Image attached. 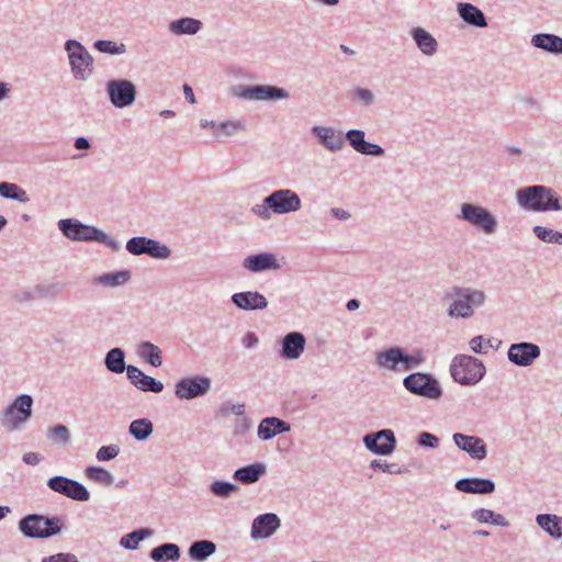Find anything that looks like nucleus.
<instances>
[{
  "instance_id": "1",
  "label": "nucleus",
  "mask_w": 562,
  "mask_h": 562,
  "mask_svg": "<svg viewBox=\"0 0 562 562\" xmlns=\"http://www.w3.org/2000/svg\"><path fill=\"white\" fill-rule=\"evenodd\" d=\"M518 203L535 212L562 210L561 199L555 192L543 186H532L517 192Z\"/></svg>"
},
{
  "instance_id": "2",
  "label": "nucleus",
  "mask_w": 562,
  "mask_h": 562,
  "mask_svg": "<svg viewBox=\"0 0 562 562\" xmlns=\"http://www.w3.org/2000/svg\"><path fill=\"white\" fill-rule=\"evenodd\" d=\"M302 206L300 196L289 190H278L268 195L265 199V205L257 206L255 210L260 216L268 217L269 210L277 214H285L290 212H295L300 210Z\"/></svg>"
},
{
  "instance_id": "3",
  "label": "nucleus",
  "mask_w": 562,
  "mask_h": 562,
  "mask_svg": "<svg viewBox=\"0 0 562 562\" xmlns=\"http://www.w3.org/2000/svg\"><path fill=\"white\" fill-rule=\"evenodd\" d=\"M450 371L454 381L461 384H475L484 376L485 367L479 359L462 355L453 359Z\"/></svg>"
},
{
  "instance_id": "4",
  "label": "nucleus",
  "mask_w": 562,
  "mask_h": 562,
  "mask_svg": "<svg viewBox=\"0 0 562 562\" xmlns=\"http://www.w3.org/2000/svg\"><path fill=\"white\" fill-rule=\"evenodd\" d=\"M20 530L30 538H47L60 531V519L46 518L41 515H29L20 520Z\"/></svg>"
},
{
  "instance_id": "5",
  "label": "nucleus",
  "mask_w": 562,
  "mask_h": 562,
  "mask_svg": "<svg viewBox=\"0 0 562 562\" xmlns=\"http://www.w3.org/2000/svg\"><path fill=\"white\" fill-rule=\"evenodd\" d=\"M33 400L30 395H20L14 402L7 407L1 423L3 427L10 430H14L19 428L23 423H25L32 412Z\"/></svg>"
},
{
  "instance_id": "6",
  "label": "nucleus",
  "mask_w": 562,
  "mask_h": 562,
  "mask_svg": "<svg viewBox=\"0 0 562 562\" xmlns=\"http://www.w3.org/2000/svg\"><path fill=\"white\" fill-rule=\"evenodd\" d=\"M66 49L69 55L74 76L77 79L85 80L91 74L92 57L83 46L76 41H68L66 43Z\"/></svg>"
},
{
  "instance_id": "7",
  "label": "nucleus",
  "mask_w": 562,
  "mask_h": 562,
  "mask_svg": "<svg viewBox=\"0 0 562 562\" xmlns=\"http://www.w3.org/2000/svg\"><path fill=\"white\" fill-rule=\"evenodd\" d=\"M59 228L61 232L71 239L75 240H99L104 241L106 236L98 231L97 228L88 225H83L78 221L74 220H60Z\"/></svg>"
},
{
  "instance_id": "8",
  "label": "nucleus",
  "mask_w": 562,
  "mask_h": 562,
  "mask_svg": "<svg viewBox=\"0 0 562 562\" xmlns=\"http://www.w3.org/2000/svg\"><path fill=\"white\" fill-rule=\"evenodd\" d=\"M47 484L54 492L75 501H88L90 497L89 492L82 484L65 476H54L48 480Z\"/></svg>"
},
{
  "instance_id": "9",
  "label": "nucleus",
  "mask_w": 562,
  "mask_h": 562,
  "mask_svg": "<svg viewBox=\"0 0 562 562\" xmlns=\"http://www.w3.org/2000/svg\"><path fill=\"white\" fill-rule=\"evenodd\" d=\"M106 91L112 104L116 108H124L134 102L135 86L127 80H113L108 83Z\"/></svg>"
},
{
  "instance_id": "10",
  "label": "nucleus",
  "mask_w": 562,
  "mask_h": 562,
  "mask_svg": "<svg viewBox=\"0 0 562 562\" xmlns=\"http://www.w3.org/2000/svg\"><path fill=\"white\" fill-rule=\"evenodd\" d=\"M405 387L416 394L426 395L428 397H438L440 390L437 383L424 373H413L404 379Z\"/></svg>"
},
{
  "instance_id": "11",
  "label": "nucleus",
  "mask_w": 562,
  "mask_h": 562,
  "mask_svg": "<svg viewBox=\"0 0 562 562\" xmlns=\"http://www.w3.org/2000/svg\"><path fill=\"white\" fill-rule=\"evenodd\" d=\"M207 378H187L179 381L176 385V395L181 400L194 398L205 394L210 389Z\"/></svg>"
},
{
  "instance_id": "12",
  "label": "nucleus",
  "mask_w": 562,
  "mask_h": 562,
  "mask_svg": "<svg viewBox=\"0 0 562 562\" xmlns=\"http://www.w3.org/2000/svg\"><path fill=\"white\" fill-rule=\"evenodd\" d=\"M363 441L366 447L376 454H390L395 448V437L390 429L381 430L375 435H367Z\"/></svg>"
},
{
  "instance_id": "13",
  "label": "nucleus",
  "mask_w": 562,
  "mask_h": 562,
  "mask_svg": "<svg viewBox=\"0 0 562 562\" xmlns=\"http://www.w3.org/2000/svg\"><path fill=\"white\" fill-rule=\"evenodd\" d=\"M462 215L464 220L482 228L485 233H492L495 229V220L487 211L480 206L463 204Z\"/></svg>"
},
{
  "instance_id": "14",
  "label": "nucleus",
  "mask_w": 562,
  "mask_h": 562,
  "mask_svg": "<svg viewBox=\"0 0 562 562\" xmlns=\"http://www.w3.org/2000/svg\"><path fill=\"white\" fill-rule=\"evenodd\" d=\"M540 355V349L531 342L514 344L508 350V358L517 366H530Z\"/></svg>"
},
{
  "instance_id": "15",
  "label": "nucleus",
  "mask_w": 562,
  "mask_h": 562,
  "mask_svg": "<svg viewBox=\"0 0 562 562\" xmlns=\"http://www.w3.org/2000/svg\"><path fill=\"white\" fill-rule=\"evenodd\" d=\"M238 95L249 100H271L286 98L288 93L283 89L272 86H254L241 88Z\"/></svg>"
},
{
  "instance_id": "16",
  "label": "nucleus",
  "mask_w": 562,
  "mask_h": 562,
  "mask_svg": "<svg viewBox=\"0 0 562 562\" xmlns=\"http://www.w3.org/2000/svg\"><path fill=\"white\" fill-rule=\"evenodd\" d=\"M280 527V519L276 514H263L254 519L251 537L255 539L268 538Z\"/></svg>"
},
{
  "instance_id": "17",
  "label": "nucleus",
  "mask_w": 562,
  "mask_h": 562,
  "mask_svg": "<svg viewBox=\"0 0 562 562\" xmlns=\"http://www.w3.org/2000/svg\"><path fill=\"white\" fill-rule=\"evenodd\" d=\"M453 440L460 449L470 453L472 458L479 460L485 458L486 449L483 443V440H481L480 438L467 436L463 434H454Z\"/></svg>"
},
{
  "instance_id": "18",
  "label": "nucleus",
  "mask_w": 562,
  "mask_h": 562,
  "mask_svg": "<svg viewBox=\"0 0 562 562\" xmlns=\"http://www.w3.org/2000/svg\"><path fill=\"white\" fill-rule=\"evenodd\" d=\"M244 267L252 272H258L267 269H278V263L274 255L269 252H262L258 255L248 256L244 260Z\"/></svg>"
},
{
  "instance_id": "19",
  "label": "nucleus",
  "mask_w": 562,
  "mask_h": 562,
  "mask_svg": "<svg viewBox=\"0 0 562 562\" xmlns=\"http://www.w3.org/2000/svg\"><path fill=\"white\" fill-rule=\"evenodd\" d=\"M233 302L243 310H262L267 307L266 297L258 292H240L232 297Z\"/></svg>"
},
{
  "instance_id": "20",
  "label": "nucleus",
  "mask_w": 562,
  "mask_h": 562,
  "mask_svg": "<svg viewBox=\"0 0 562 562\" xmlns=\"http://www.w3.org/2000/svg\"><path fill=\"white\" fill-rule=\"evenodd\" d=\"M305 347V338L301 333H290L283 339L282 355L286 359H297Z\"/></svg>"
},
{
  "instance_id": "21",
  "label": "nucleus",
  "mask_w": 562,
  "mask_h": 562,
  "mask_svg": "<svg viewBox=\"0 0 562 562\" xmlns=\"http://www.w3.org/2000/svg\"><path fill=\"white\" fill-rule=\"evenodd\" d=\"M456 487L464 493L488 494L494 491L495 485L490 480L462 479L457 482Z\"/></svg>"
},
{
  "instance_id": "22",
  "label": "nucleus",
  "mask_w": 562,
  "mask_h": 562,
  "mask_svg": "<svg viewBox=\"0 0 562 562\" xmlns=\"http://www.w3.org/2000/svg\"><path fill=\"white\" fill-rule=\"evenodd\" d=\"M289 430L290 426L286 425L285 422L277 417H268L260 423L258 427V436L263 440H268L278 434Z\"/></svg>"
},
{
  "instance_id": "23",
  "label": "nucleus",
  "mask_w": 562,
  "mask_h": 562,
  "mask_svg": "<svg viewBox=\"0 0 562 562\" xmlns=\"http://www.w3.org/2000/svg\"><path fill=\"white\" fill-rule=\"evenodd\" d=\"M537 522L551 537L562 541V517L557 515H538Z\"/></svg>"
},
{
  "instance_id": "24",
  "label": "nucleus",
  "mask_w": 562,
  "mask_h": 562,
  "mask_svg": "<svg viewBox=\"0 0 562 562\" xmlns=\"http://www.w3.org/2000/svg\"><path fill=\"white\" fill-rule=\"evenodd\" d=\"M458 11L460 16L469 24L480 27L486 26V21L483 12L473 4L460 3L458 5Z\"/></svg>"
},
{
  "instance_id": "25",
  "label": "nucleus",
  "mask_w": 562,
  "mask_h": 562,
  "mask_svg": "<svg viewBox=\"0 0 562 562\" xmlns=\"http://www.w3.org/2000/svg\"><path fill=\"white\" fill-rule=\"evenodd\" d=\"M536 47L552 53H562V38L553 34H537L532 37Z\"/></svg>"
},
{
  "instance_id": "26",
  "label": "nucleus",
  "mask_w": 562,
  "mask_h": 562,
  "mask_svg": "<svg viewBox=\"0 0 562 562\" xmlns=\"http://www.w3.org/2000/svg\"><path fill=\"white\" fill-rule=\"evenodd\" d=\"M180 557V550L179 547L175 543H165L161 544L150 552V558L156 562H162V561H176Z\"/></svg>"
},
{
  "instance_id": "27",
  "label": "nucleus",
  "mask_w": 562,
  "mask_h": 562,
  "mask_svg": "<svg viewBox=\"0 0 562 562\" xmlns=\"http://www.w3.org/2000/svg\"><path fill=\"white\" fill-rule=\"evenodd\" d=\"M403 352L400 348H390L381 351L376 356V362L385 369H395L397 363H402Z\"/></svg>"
},
{
  "instance_id": "28",
  "label": "nucleus",
  "mask_w": 562,
  "mask_h": 562,
  "mask_svg": "<svg viewBox=\"0 0 562 562\" xmlns=\"http://www.w3.org/2000/svg\"><path fill=\"white\" fill-rule=\"evenodd\" d=\"M216 550V546L214 542L209 540H200L194 543L189 549V554L192 559L198 561H203L210 555H212Z\"/></svg>"
},
{
  "instance_id": "29",
  "label": "nucleus",
  "mask_w": 562,
  "mask_h": 562,
  "mask_svg": "<svg viewBox=\"0 0 562 562\" xmlns=\"http://www.w3.org/2000/svg\"><path fill=\"white\" fill-rule=\"evenodd\" d=\"M202 23L192 18H183L170 23V31L175 34H195Z\"/></svg>"
},
{
  "instance_id": "30",
  "label": "nucleus",
  "mask_w": 562,
  "mask_h": 562,
  "mask_svg": "<svg viewBox=\"0 0 562 562\" xmlns=\"http://www.w3.org/2000/svg\"><path fill=\"white\" fill-rule=\"evenodd\" d=\"M414 38L423 53L427 55L435 53L437 48V42L428 32L424 31L423 29H416L414 31Z\"/></svg>"
},
{
  "instance_id": "31",
  "label": "nucleus",
  "mask_w": 562,
  "mask_h": 562,
  "mask_svg": "<svg viewBox=\"0 0 562 562\" xmlns=\"http://www.w3.org/2000/svg\"><path fill=\"white\" fill-rule=\"evenodd\" d=\"M85 474L89 480L104 486H110L114 482L113 475L100 467H89L85 470Z\"/></svg>"
},
{
  "instance_id": "32",
  "label": "nucleus",
  "mask_w": 562,
  "mask_h": 562,
  "mask_svg": "<svg viewBox=\"0 0 562 562\" xmlns=\"http://www.w3.org/2000/svg\"><path fill=\"white\" fill-rule=\"evenodd\" d=\"M138 353L154 367H160L162 363L160 349L151 342L142 344Z\"/></svg>"
},
{
  "instance_id": "33",
  "label": "nucleus",
  "mask_w": 562,
  "mask_h": 562,
  "mask_svg": "<svg viewBox=\"0 0 562 562\" xmlns=\"http://www.w3.org/2000/svg\"><path fill=\"white\" fill-rule=\"evenodd\" d=\"M106 368L114 373H122L125 370L124 353L120 348L111 349L105 358Z\"/></svg>"
},
{
  "instance_id": "34",
  "label": "nucleus",
  "mask_w": 562,
  "mask_h": 562,
  "mask_svg": "<svg viewBox=\"0 0 562 562\" xmlns=\"http://www.w3.org/2000/svg\"><path fill=\"white\" fill-rule=\"evenodd\" d=\"M263 473L261 465H249L240 468L235 472V479L243 483H254Z\"/></svg>"
},
{
  "instance_id": "35",
  "label": "nucleus",
  "mask_w": 562,
  "mask_h": 562,
  "mask_svg": "<svg viewBox=\"0 0 562 562\" xmlns=\"http://www.w3.org/2000/svg\"><path fill=\"white\" fill-rule=\"evenodd\" d=\"M0 195L8 199H13L20 202L29 201L26 192L14 183L1 182Z\"/></svg>"
},
{
  "instance_id": "36",
  "label": "nucleus",
  "mask_w": 562,
  "mask_h": 562,
  "mask_svg": "<svg viewBox=\"0 0 562 562\" xmlns=\"http://www.w3.org/2000/svg\"><path fill=\"white\" fill-rule=\"evenodd\" d=\"M130 432L137 439L144 440L153 432V424L148 419H136L130 425Z\"/></svg>"
},
{
  "instance_id": "37",
  "label": "nucleus",
  "mask_w": 562,
  "mask_h": 562,
  "mask_svg": "<svg viewBox=\"0 0 562 562\" xmlns=\"http://www.w3.org/2000/svg\"><path fill=\"white\" fill-rule=\"evenodd\" d=\"M315 131L318 132L324 145L329 149L336 150L342 146V137L334 131L327 128H315Z\"/></svg>"
},
{
  "instance_id": "38",
  "label": "nucleus",
  "mask_w": 562,
  "mask_h": 562,
  "mask_svg": "<svg viewBox=\"0 0 562 562\" xmlns=\"http://www.w3.org/2000/svg\"><path fill=\"white\" fill-rule=\"evenodd\" d=\"M149 529H139L122 537L120 543L126 549H136L138 543L146 537L150 536Z\"/></svg>"
},
{
  "instance_id": "39",
  "label": "nucleus",
  "mask_w": 562,
  "mask_h": 562,
  "mask_svg": "<svg viewBox=\"0 0 562 562\" xmlns=\"http://www.w3.org/2000/svg\"><path fill=\"white\" fill-rule=\"evenodd\" d=\"M458 297L459 299L451 304L449 315L457 317H468L472 315V307L470 302L464 297Z\"/></svg>"
},
{
  "instance_id": "40",
  "label": "nucleus",
  "mask_w": 562,
  "mask_h": 562,
  "mask_svg": "<svg viewBox=\"0 0 562 562\" xmlns=\"http://www.w3.org/2000/svg\"><path fill=\"white\" fill-rule=\"evenodd\" d=\"M454 296H461V297H464L467 299L470 304H474V305H481L484 301V293L483 292H480V291H473L471 293H469L468 290H462V289H453V293H448L447 294V297L448 299H452Z\"/></svg>"
},
{
  "instance_id": "41",
  "label": "nucleus",
  "mask_w": 562,
  "mask_h": 562,
  "mask_svg": "<svg viewBox=\"0 0 562 562\" xmlns=\"http://www.w3.org/2000/svg\"><path fill=\"white\" fill-rule=\"evenodd\" d=\"M533 233L539 239L546 243L562 244V233L546 228L543 226H536L533 228Z\"/></svg>"
},
{
  "instance_id": "42",
  "label": "nucleus",
  "mask_w": 562,
  "mask_h": 562,
  "mask_svg": "<svg viewBox=\"0 0 562 562\" xmlns=\"http://www.w3.org/2000/svg\"><path fill=\"white\" fill-rule=\"evenodd\" d=\"M145 254H149L155 258H167L169 256V249L165 245H160L156 240L148 239V245L145 248Z\"/></svg>"
},
{
  "instance_id": "43",
  "label": "nucleus",
  "mask_w": 562,
  "mask_h": 562,
  "mask_svg": "<svg viewBox=\"0 0 562 562\" xmlns=\"http://www.w3.org/2000/svg\"><path fill=\"white\" fill-rule=\"evenodd\" d=\"M143 380L140 384L137 386V389L142 391H150L154 393H159L164 389V384L159 381H156L154 378L143 374Z\"/></svg>"
},
{
  "instance_id": "44",
  "label": "nucleus",
  "mask_w": 562,
  "mask_h": 562,
  "mask_svg": "<svg viewBox=\"0 0 562 562\" xmlns=\"http://www.w3.org/2000/svg\"><path fill=\"white\" fill-rule=\"evenodd\" d=\"M148 245V239L145 237H134L126 244V249L133 255L145 254V248Z\"/></svg>"
},
{
  "instance_id": "45",
  "label": "nucleus",
  "mask_w": 562,
  "mask_h": 562,
  "mask_svg": "<svg viewBox=\"0 0 562 562\" xmlns=\"http://www.w3.org/2000/svg\"><path fill=\"white\" fill-rule=\"evenodd\" d=\"M119 447L115 445L103 446L97 452V459L99 461H109L114 459L119 454Z\"/></svg>"
},
{
  "instance_id": "46",
  "label": "nucleus",
  "mask_w": 562,
  "mask_h": 562,
  "mask_svg": "<svg viewBox=\"0 0 562 562\" xmlns=\"http://www.w3.org/2000/svg\"><path fill=\"white\" fill-rule=\"evenodd\" d=\"M95 47L102 53L120 54L124 52L123 44L119 47L116 43L112 41H98Z\"/></svg>"
},
{
  "instance_id": "47",
  "label": "nucleus",
  "mask_w": 562,
  "mask_h": 562,
  "mask_svg": "<svg viewBox=\"0 0 562 562\" xmlns=\"http://www.w3.org/2000/svg\"><path fill=\"white\" fill-rule=\"evenodd\" d=\"M347 139L350 145L358 151V148H362L364 144V133L359 130L349 131L347 133Z\"/></svg>"
},
{
  "instance_id": "48",
  "label": "nucleus",
  "mask_w": 562,
  "mask_h": 562,
  "mask_svg": "<svg viewBox=\"0 0 562 562\" xmlns=\"http://www.w3.org/2000/svg\"><path fill=\"white\" fill-rule=\"evenodd\" d=\"M234 490L235 486L226 482H214L211 486V491L218 496H228Z\"/></svg>"
},
{
  "instance_id": "49",
  "label": "nucleus",
  "mask_w": 562,
  "mask_h": 562,
  "mask_svg": "<svg viewBox=\"0 0 562 562\" xmlns=\"http://www.w3.org/2000/svg\"><path fill=\"white\" fill-rule=\"evenodd\" d=\"M422 362H423V356L419 352L416 355H412V356H405L403 353L402 370L408 371L412 368L419 366Z\"/></svg>"
},
{
  "instance_id": "50",
  "label": "nucleus",
  "mask_w": 562,
  "mask_h": 562,
  "mask_svg": "<svg viewBox=\"0 0 562 562\" xmlns=\"http://www.w3.org/2000/svg\"><path fill=\"white\" fill-rule=\"evenodd\" d=\"M49 432L54 439H59L64 443L68 442L69 440V430L64 425L55 426L49 430Z\"/></svg>"
},
{
  "instance_id": "51",
  "label": "nucleus",
  "mask_w": 562,
  "mask_h": 562,
  "mask_svg": "<svg viewBox=\"0 0 562 562\" xmlns=\"http://www.w3.org/2000/svg\"><path fill=\"white\" fill-rule=\"evenodd\" d=\"M126 372H127V378L130 379V381L137 387L143 380L142 376H143L144 372L134 366H128L126 368Z\"/></svg>"
},
{
  "instance_id": "52",
  "label": "nucleus",
  "mask_w": 562,
  "mask_h": 562,
  "mask_svg": "<svg viewBox=\"0 0 562 562\" xmlns=\"http://www.w3.org/2000/svg\"><path fill=\"white\" fill-rule=\"evenodd\" d=\"M418 442L425 447L436 448L439 443V439L429 432H422Z\"/></svg>"
},
{
  "instance_id": "53",
  "label": "nucleus",
  "mask_w": 562,
  "mask_h": 562,
  "mask_svg": "<svg viewBox=\"0 0 562 562\" xmlns=\"http://www.w3.org/2000/svg\"><path fill=\"white\" fill-rule=\"evenodd\" d=\"M43 562H78L77 558L71 553H58L45 558Z\"/></svg>"
},
{
  "instance_id": "54",
  "label": "nucleus",
  "mask_w": 562,
  "mask_h": 562,
  "mask_svg": "<svg viewBox=\"0 0 562 562\" xmlns=\"http://www.w3.org/2000/svg\"><path fill=\"white\" fill-rule=\"evenodd\" d=\"M470 347L471 349L476 352V353H483V352H486L487 349L491 347L490 345H485L483 344V337L482 336H476L474 338L471 339L470 341Z\"/></svg>"
},
{
  "instance_id": "55",
  "label": "nucleus",
  "mask_w": 562,
  "mask_h": 562,
  "mask_svg": "<svg viewBox=\"0 0 562 562\" xmlns=\"http://www.w3.org/2000/svg\"><path fill=\"white\" fill-rule=\"evenodd\" d=\"M358 151L366 155L378 156L383 153V149L375 144H371L364 140L362 148H358Z\"/></svg>"
},
{
  "instance_id": "56",
  "label": "nucleus",
  "mask_w": 562,
  "mask_h": 562,
  "mask_svg": "<svg viewBox=\"0 0 562 562\" xmlns=\"http://www.w3.org/2000/svg\"><path fill=\"white\" fill-rule=\"evenodd\" d=\"M127 279H128V272H126V271L119 272V273L105 277V280L111 285H116V284L124 283L125 281H127Z\"/></svg>"
},
{
  "instance_id": "57",
  "label": "nucleus",
  "mask_w": 562,
  "mask_h": 562,
  "mask_svg": "<svg viewBox=\"0 0 562 562\" xmlns=\"http://www.w3.org/2000/svg\"><path fill=\"white\" fill-rule=\"evenodd\" d=\"M222 128L229 135L244 130V124L239 121L226 122L222 124Z\"/></svg>"
},
{
  "instance_id": "58",
  "label": "nucleus",
  "mask_w": 562,
  "mask_h": 562,
  "mask_svg": "<svg viewBox=\"0 0 562 562\" xmlns=\"http://www.w3.org/2000/svg\"><path fill=\"white\" fill-rule=\"evenodd\" d=\"M479 518L485 522H488V521L498 522V518H502V516L495 515L492 510L482 509L480 512Z\"/></svg>"
},
{
  "instance_id": "59",
  "label": "nucleus",
  "mask_w": 562,
  "mask_h": 562,
  "mask_svg": "<svg viewBox=\"0 0 562 562\" xmlns=\"http://www.w3.org/2000/svg\"><path fill=\"white\" fill-rule=\"evenodd\" d=\"M356 93L361 100H363L367 103L371 102L373 99L372 92L367 89H359L357 90Z\"/></svg>"
},
{
  "instance_id": "60",
  "label": "nucleus",
  "mask_w": 562,
  "mask_h": 562,
  "mask_svg": "<svg viewBox=\"0 0 562 562\" xmlns=\"http://www.w3.org/2000/svg\"><path fill=\"white\" fill-rule=\"evenodd\" d=\"M23 460L27 463V464H37L40 462V458L36 453L34 452H29V453H25L24 457H23Z\"/></svg>"
},
{
  "instance_id": "61",
  "label": "nucleus",
  "mask_w": 562,
  "mask_h": 562,
  "mask_svg": "<svg viewBox=\"0 0 562 562\" xmlns=\"http://www.w3.org/2000/svg\"><path fill=\"white\" fill-rule=\"evenodd\" d=\"M183 92H184V97L186 99L190 102V103H195V98H194V94H193V90L190 86L188 85H184L183 87Z\"/></svg>"
},
{
  "instance_id": "62",
  "label": "nucleus",
  "mask_w": 562,
  "mask_h": 562,
  "mask_svg": "<svg viewBox=\"0 0 562 562\" xmlns=\"http://www.w3.org/2000/svg\"><path fill=\"white\" fill-rule=\"evenodd\" d=\"M75 147L77 149H87L89 148V142L83 137H79L75 142Z\"/></svg>"
},
{
  "instance_id": "63",
  "label": "nucleus",
  "mask_w": 562,
  "mask_h": 562,
  "mask_svg": "<svg viewBox=\"0 0 562 562\" xmlns=\"http://www.w3.org/2000/svg\"><path fill=\"white\" fill-rule=\"evenodd\" d=\"M371 468H373V469H380V470H382V471H384V472H385V471H389V465H387V464H385V463H382V462H381V461H379V460H373V461L371 462Z\"/></svg>"
},
{
  "instance_id": "64",
  "label": "nucleus",
  "mask_w": 562,
  "mask_h": 562,
  "mask_svg": "<svg viewBox=\"0 0 562 562\" xmlns=\"http://www.w3.org/2000/svg\"><path fill=\"white\" fill-rule=\"evenodd\" d=\"M359 307V301L356 300V299H352L350 300L348 303H347V308L349 311H353V310H357Z\"/></svg>"
}]
</instances>
